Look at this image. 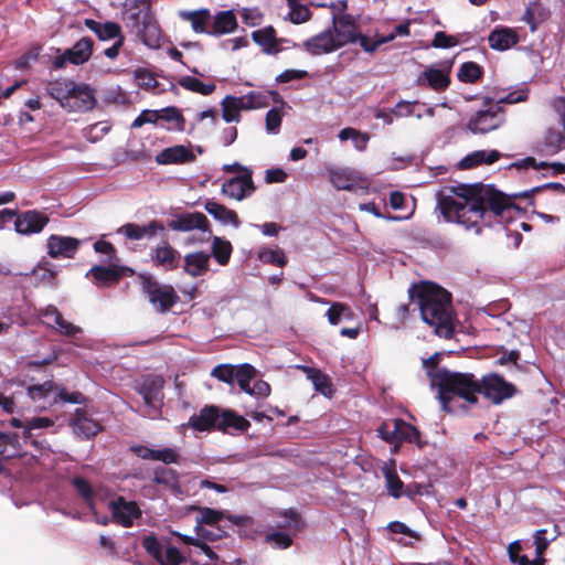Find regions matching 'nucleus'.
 <instances>
[{"instance_id":"obj_3","label":"nucleus","mask_w":565,"mask_h":565,"mask_svg":"<svg viewBox=\"0 0 565 565\" xmlns=\"http://www.w3.org/2000/svg\"><path fill=\"white\" fill-rule=\"evenodd\" d=\"M430 385L437 388V397L444 411L451 412L450 403L455 399H461L468 404H475L478 401L480 383L471 373H461L448 369L428 371Z\"/></svg>"},{"instance_id":"obj_41","label":"nucleus","mask_w":565,"mask_h":565,"mask_svg":"<svg viewBox=\"0 0 565 565\" xmlns=\"http://www.w3.org/2000/svg\"><path fill=\"white\" fill-rule=\"evenodd\" d=\"M273 515L285 519L282 523H276V527L279 530L300 531L305 526L302 518L296 509L289 508L282 511H277L274 512Z\"/></svg>"},{"instance_id":"obj_62","label":"nucleus","mask_w":565,"mask_h":565,"mask_svg":"<svg viewBox=\"0 0 565 565\" xmlns=\"http://www.w3.org/2000/svg\"><path fill=\"white\" fill-rule=\"evenodd\" d=\"M288 18L292 23L299 24L310 19V11L306 6L295 2L289 6Z\"/></svg>"},{"instance_id":"obj_37","label":"nucleus","mask_w":565,"mask_h":565,"mask_svg":"<svg viewBox=\"0 0 565 565\" xmlns=\"http://www.w3.org/2000/svg\"><path fill=\"white\" fill-rule=\"evenodd\" d=\"M542 151L555 154L565 148V132L556 128H548L541 142Z\"/></svg>"},{"instance_id":"obj_39","label":"nucleus","mask_w":565,"mask_h":565,"mask_svg":"<svg viewBox=\"0 0 565 565\" xmlns=\"http://www.w3.org/2000/svg\"><path fill=\"white\" fill-rule=\"evenodd\" d=\"M56 274L55 266L47 260L40 262L31 271V276L36 284L52 287L56 286Z\"/></svg>"},{"instance_id":"obj_23","label":"nucleus","mask_w":565,"mask_h":565,"mask_svg":"<svg viewBox=\"0 0 565 565\" xmlns=\"http://www.w3.org/2000/svg\"><path fill=\"white\" fill-rule=\"evenodd\" d=\"M132 275V269L120 266H94L86 276H93L98 286L116 284L125 274Z\"/></svg>"},{"instance_id":"obj_47","label":"nucleus","mask_w":565,"mask_h":565,"mask_svg":"<svg viewBox=\"0 0 565 565\" xmlns=\"http://www.w3.org/2000/svg\"><path fill=\"white\" fill-rule=\"evenodd\" d=\"M339 138L342 141L352 140L354 148L359 151L366 149L370 137L367 134L361 132L354 128H344L339 132Z\"/></svg>"},{"instance_id":"obj_54","label":"nucleus","mask_w":565,"mask_h":565,"mask_svg":"<svg viewBox=\"0 0 565 565\" xmlns=\"http://www.w3.org/2000/svg\"><path fill=\"white\" fill-rule=\"evenodd\" d=\"M145 551L153 557L157 562H161L162 559V546L154 533H150L142 539L141 542Z\"/></svg>"},{"instance_id":"obj_57","label":"nucleus","mask_w":565,"mask_h":565,"mask_svg":"<svg viewBox=\"0 0 565 565\" xmlns=\"http://www.w3.org/2000/svg\"><path fill=\"white\" fill-rule=\"evenodd\" d=\"M153 481L158 484L174 486L178 482V477L174 470L162 466L154 470Z\"/></svg>"},{"instance_id":"obj_48","label":"nucleus","mask_w":565,"mask_h":565,"mask_svg":"<svg viewBox=\"0 0 565 565\" xmlns=\"http://www.w3.org/2000/svg\"><path fill=\"white\" fill-rule=\"evenodd\" d=\"M258 259L265 264H273L284 267L287 263L286 255L281 248L263 247L258 250Z\"/></svg>"},{"instance_id":"obj_22","label":"nucleus","mask_w":565,"mask_h":565,"mask_svg":"<svg viewBox=\"0 0 565 565\" xmlns=\"http://www.w3.org/2000/svg\"><path fill=\"white\" fill-rule=\"evenodd\" d=\"M70 425L76 436L86 439L94 437L102 430L100 424L89 417L88 414L83 409L75 411Z\"/></svg>"},{"instance_id":"obj_9","label":"nucleus","mask_w":565,"mask_h":565,"mask_svg":"<svg viewBox=\"0 0 565 565\" xmlns=\"http://www.w3.org/2000/svg\"><path fill=\"white\" fill-rule=\"evenodd\" d=\"M169 227L180 232L196 230L198 237L194 239L201 243L207 242L212 237L209 220L200 212L180 214L169 222Z\"/></svg>"},{"instance_id":"obj_30","label":"nucleus","mask_w":565,"mask_h":565,"mask_svg":"<svg viewBox=\"0 0 565 565\" xmlns=\"http://www.w3.org/2000/svg\"><path fill=\"white\" fill-rule=\"evenodd\" d=\"M501 158V153L498 150H477L459 162L461 169H471L481 164H492Z\"/></svg>"},{"instance_id":"obj_21","label":"nucleus","mask_w":565,"mask_h":565,"mask_svg":"<svg viewBox=\"0 0 565 565\" xmlns=\"http://www.w3.org/2000/svg\"><path fill=\"white\" fill-rule=\"evenodd\" d=\"M306 51L312 55L328 54L340 46L338 45L331 29H327L321 33L306 40L303 42Z\"/></svg>"},{"instance_id":"obj_32","label":"nucleus","mask_w":565,"mask_h":565,"mask_svg":"<svg viewBox=\"0 0 565 565\" xmlns=\"http://www.w3.org/2000/svg\"><path fill=\"white\" fill-rule=\"evenodd\" d=\"M74 82L68 79L51 81L46 85L47 94L57 100L63 107L68 106L70 97L74 92Z\"/></svg>"},{"instance_id":"obj_28","label":"nucleus","mask_w":565,"mask_h":565,"mask_svg":"<svg viewBox=\"0 0 565 565\" xmlns=\"http://www.w3.org/2000/svg\"><path fill=\"white\" fill-rule=\"evenodd\" d=\"M300 369L307 376V379L312 383L315 391L320 393L326 397H331L333 395V385L331 379L322 373L319 369L299 365Z\"/></svg>"},{"instance_id":"obj_18","label":"nucleus","mask_w":565,"mask_h":565,"mask_svg":"<svg viewBox=\"0 0 565 565\" xmlns=\"http://www.w3.org/2000/svg\"><path fill=\"white\" fill-rule=\"evenodd\" d=\"M93 42L88 38L78 40L73 47L67 49L63 54L55 57L53 64L56 68H62L66 63L83 64L92 54Z\"/></svg>"},{"instance_id":"obj_33","label":"nucleus","mask_w":565,"mask_h":565,"mask_svg":"<svg viewBox=\"0 0 565 565\" xmlns=\"http://www.w3.org/2000/svg\"><path fill=\"white\" fill-rule=\"evenodd\" d=\"M210 25V34H227L236 29L237 20L233 11H221L212 18Z\"/></svg>"},{"instance_id":"obj_14","label":"nucleus","mask_w":565,"mask_h":565,"mask_svg":"<svg viewBox=\"0 0 565 565\" xmlns=\"http://www.w3.org/2000/svg\"><path fill=\"white\" fill-rule=\"evenodd\" d=\"M252 173V170H245V173L226 180L221 188L222 194L236 201L249 198L255 192Z\"/></svg>"},{"instance_id":"obj_55","label":"nucleus","mask_w":565,"mask_h":565,"mask_svg":"<svg viewBox=\"0 0 565 565\" xmlns=\"http://www.w3.org/2000/svg\"><path fill=\"white\" fill-rule=\"evenodd\" d=\"M236 371L237 366L221 364L212 370L211 375L224 383L233 385L235 383Z\"/></svg>"},{"instance_id":"obj_27","label":"nucleus","mask_w":565,"mask_h":565,"mask_svg":"<svg viewBox=\"0 0 565 565\" xmlns=\"http://www.w3.org/2000/svg\"><path fill=\"white\" fill-rule=\"evenodd\" d=\"M204 209L211 216L223 225H232L235 228L241 225L237 213L216 201L207 200L204 203Z\"/></svg>"},{"instance_id":"obj_58","label":"nucleus","mask_w":565,"mask_h":565,"mask_svg":"<svg viewBox=\"0 0 565 565\" xmlns=\"http://www.w3.org/2000/svg\"><path fill=\"white\" fill-rule=\"evenodd\" d=\"M201 516L196 519V525L202 526L205 525H215L217 524L224 516L222 511H217L211 508H201L200 509Z\"/></svg>"},{"instance_id":"obj_7","label":"nucleus","mask_w":565,"mask_h":565,"mask_svg":"<svg viewBox=\"0 0 565 565\" xmlns=\"http://www.w3.org/2000/svg\"><path fill=\"white\" fill-rule=\"evenodd\" d=\"M505 121L501 106L491 105L489 108L478 110L469 118L467 128L473 135H484L501 127Z\"/></svg>"},{"instance_id":"obj_2","label":"nucleus","mask_w":565,"mask_h":565,"mask_svg":"<svg viewBox=\"0 0 565 565\" xmlns=\"http://www.w3.org/2000/svg\"><path fill=\"white\" fill-rule=\"evenodd\" d=\"M422 319L439 337L450 338L454 332V311L450 294L435 284H423L411 294Z\"/></svg>"},{"instance_id":"obj_1","label":"nucleus","mask_w":565,"mask_h":565,"mask_svg":"<svg viewBox=\"0 0 565 565\" xmlns=\"http://www.w3.org/2000/svg\"><path fill=\"white\" fill-rule=\"evenodd\" d=\"M516 210L512 199L491 185H446L436 193V209L446 222L481 233V225H491L492 216L508 221Z\"/></svg>"},{"instance_id":"obj_20","label":"nucleus","mask_w":565,"mask_h":565,"mask_svg":"<svg viewBox=\"0 0 565 565\" xmlns=\"http://www.w3.org/2000/svg\"><path fill=\"white\" fill-rule=\"evenodd\" d=\"M331 30L340 47L348 43L356 42V24L353 18L349 14L333 17V26Z\"/></svg>"},{"instance_id":"obj_64","label":"nucleus","mask_w":565,"mask_h":565,"mask_svg":"<svg viewBox=\"0 0 565 565\" xmlns=\"http://www.w3.org/2000/svg\"><path fill=\"white\" fill-rule=\"evenodd\" d=\"M185 562V557L179 551V548L174 546H169L166 550V553L162 554L161 562H158L160 565H181Z\"/></svg>"},{"instance_id":"obj_53","label":"nucleus","mask_w":565,"mask_h":565,"mask_svg":"<svg viewBox=\"0 0 565 565\" xmlns=\"http://www.w3.org/2000/svg\"><path fill=\"white\" fill-rule=\"evenodd\" d=\"M72 484L74 486V488L76 489L78 494L84 499L87 507L89 509H93L94 508V499H93L94 493H93V489H92V486L89 484V482L82 477H75L72 480Z\"/></svg>"},{"instance_id":"obj_51","label":"nucleus","mask_w":565,"mask_h":565,"mask_svg":"<svg viewBox=\"0 0 565 565\" xmlns=\"http://www.w3.org/2000/svg\"><path fill=\"white\" fill-rule=\"evenodd\" d=\"M56 385L53 382H45L39 385H32L29 387V396L34 401L49 399L52 401L55 395Z\"/></svg>"},{"instance_id":"obj_13","label":"nucleus","mask_w":565,"mask_h":565,"mask_svg":"<svg viewBox=\"0 0 565 565\" xmlns=\"http://www.w3.org/2000/svg\"><path fill=\"white\" fill-rule=\"evenodd\" d=\"M450 70L451 63L430 65L419 74L417 84L419 86L429 87L436 92H443L450 84Z\"/></svg>"},{"instance_id":"obj_12","label":"nucleus","mask_w":565,"mask_h":565,"mask_svg":"<svg viewBox=\"0 0 565 565\" xmlns=\"http://www.w3.org/2000/svg\"><path fill=\"white\" fill-rule=\"evenodd\" d=\"M39 316L43 324L65 337H75L82 332V328L66 321L58 309L53 305L40 309Z\"/></svg>"},{"instance_id":"obj_42","label":"nucleus","mask_w":565,"mask_h":565,"mask_svg":"<svg viewBox=\"0 0 565 565\" xmlns=\"http://www.w3.org/2000/svg\"><path fill=\"white\" fill-rule=\"evenodd\" d=\"M330 324L337 326L342 321H351L354 318L352 309L343 302H332L326 312Z\"/></svg>"},{"instance_id":"obj_4","label":"nucleus","mask_w":565,"mask_h":565,"mask_svg":"<svg viewBox=\"0 0 565 565\" xmlns=\"http://www.w3.org/2000/svg\"><path fill=\"white\" fill-rule=\"evenodd\" d=\"M125 28L149 49H159L163 34L151 9L141 0H135L122 12Z\"/></svg>"},{"instance_id":"obj_26","label":"nucleus","mask_w":565,"mask_h":565,"mask_svg":"<svg viewBox=\"0 0 565 565\" xmlns=\"http://www.w3.org/2000/svg\"><path fill=\"white\" fill-rule=\"evenodd\" d=\"M95 97L93 90L86 85L74 84V92H72L68 108L75 111H86L94 107Z\"/></svg>"},{"instance_id":"obj_35","label":"nucleus","mask_w":565,"mask_h":565,"mask_svg":"<svg viewBox=\"0 0 565 565\" xmlns=\"http://www.w3.org/2000/svg\"><path fill=\"white\" fill-rule=\"evenodd\" d=\"M488 41L491 49L504 51L514 45L518 38L511 29L497 28L489 34Z\"/></svg>"},{"instance_id":"obj_8","label":"nucleus","mask_w":565,"mask_h":565,"mask_svg":"<svg viewBox=\"0 0 565 565\" xmlns=\"http://www.w3.org/2000/svg\"><path fill=\"white\" fill-rule=\"evenodd\" d=\"M141 285L149 302L156 311H168L178 300V296L171 286L160 285L150 277H142Z\"/></svg>"},{"instance_id":"obj_40","label":"nucleus","mask_w":565,"mask_h":565,"mask_svg":"<svg viewBox=\"0 0 565 565\" xmlns=\"http://www.w3.org/2000/svg\"><path fill=\"white\" fill-rule=\"evenodd\" d=\"M86 25L94 32L96 35L103 40H111V39H119L122 38L120 35L121 29L118 23L115 22H105L99 23L94 20H86Z\"/></svg>"},{"instance_id":"obj_5","label":"nucleus","mask_w":565,"mask_h":565,"mask_svg":"<svg viewBox=\"0 0 565 565\" xmlns=\"http://www.w3.org/2000/svg\"><path fill=\"white\" fill-rule=\"evenodd\" d=\"M190 426L199 431L218 429L224 433L244 431L249 422L231 411L221 412L215 406H206L199 414L190 417Z\"/></svg>"},{"instance_id":"obj_6","label":"nucleus","mask_w":565,"mask_h":565,"mask_svg":"<svg viewBox=\"0 0 565 565\" xmlns=\"http://www.w3.org/2000/svg\"><path fill=\"white\" fill-rule=\"evenodd\" d=\"M379 436L393 445L392 452L397 450L398 444L408 441L422 447L419 431L402 419H392L382 424L377 429Z\"/></svg>"},{"instance_id":"obj_59","label":"nucleus","mask_w":565,"mask_h":565,"mask_svg":"<svg viewBox=\"0 0 565 565\" xmlns=\"http://www.w3.org/2000/svg\"><path fill=\"white\" fill-rule=\"evenodd\" d=\"M109 130L110 125L107 121H99L85 129V137L90 142H96L108 134Z\"/></svg>"},{"instance_id":"obj_24","label":"nucleus","mask_w":565,"mask_h":565,"mask_svg":"<svg viewBox=\"0 0 565 565\" xmlns=\"http://www.w3.org/2000/svg\"><path fill=\"white\" fill-rule=\"evenodd\" d=\"M195 160V154L191 147L178 145L160 151L156 156V162L159 164H183Z\"/></svg>"},{"instance_id":"obj_19","label":"nucleus","mask_w":565,"mask_h":565,"mask_svg":"<svg viewBox=\"0 0 565 565\" xmlns=\"http://www.w3.org/2000/svg\"><path fill=\"white\" fill-rule=\"evenodd\" d=\"M329 182L338 190L351 191L361 180L360 173L351 168L327 167Z\"/></svg>"},{"instance_id":"obj_38","label":"nucleus","mask_w":565,"mask_h":565,"mask_svg":"<svg viewBox=\"0 0 565 565\" xmlns=\"http://www.w3.org/2000/svg\"><path fill=\"white\" fill-rule=\"evenodd\" d=\"M131 454L139 459H178L179 454L172 448L151 449L142 445L132 446Z\"/></svg>"},{"instance_id":"obj_46","label":"nucleus","mask_w":565,"mask_h":565,"mask_svg":"<svg viewBox=\"0 0 565 565\" xmlns=\"http://www.w3.org/2000/svg\"><path fill=\"white\" fill-rule=\"evenodd\" d=\"M388 493L399 498L403 493V482L395 471V461H388L384 467Z\"/></svg>"},{"instance_id":"obj_29","label":"nucleus","mask_w":565,"mask_h":565,"mask_svg":"<svg viewBox=\"0 0 565 565\" xmlns=\"http://www.w3.org/2000/svg\"><path fill=\"white\" fill-rule=\"evenodd\" d=\"M179 17L183 21H188L191 23V28L195 33H210V24L212 21V15L210 10L200 9L193 11H180Z\"/></svg>"},{"instance_id":"obj_36","label":"nucleus","mask_w":565,"mask_h":565,"mask_svg":"<svg viewBox=\"0 0 565 565\" xmlns=\"http://www.w3.org/2000/svg\"><path fill=\"white\" fill-rule=\"evenodd\" d=\"M252 39L263 47L266 54H276L280 50L276 39V32L271 26L254 31Z\"/></svg>"},{"instance_id":"obj_16","label":"nucleus","mask_w":565,"mask_h":565,"mask_svg":"<svg viewBox=\"0 0 565 565\" xmlns=\"http://www.w3.org/2000/svg\"><path fill=\"white\" fill-rule=\"evenodd\" d=\"M113 521L124 527H130L136 519L141 518V510L137 502L126 501L118 497L109 502Z\"/></svg>"},{"instance_id":"obj_43","label":"nucleus","mask_w":565,"mask_h":565,"mask_svg":"<svg viewBox=\"0 0 565 565\" xmlns=\"http://www.w3.org/2000/svg\"><path fill=\"white\" fill-rule=\"evenodd\" d=\"M244 109V100L239 97L226 96L222 102L223 119L226 122L239 121V111Z\"/></svg>"},{"instance_id":"obj_50","label":"nucleus","mask_w":565,"mask_h":565,"mask_svg":"<svg viewBox=\"0 0 565 565\" xmlns=\"http://www.w3.org/2000/svg\"><path fill=\"white\" fill-rule=\"evenodd\" d=\"M256 376V370L250 364L244 363L237 366L235 382L239 388L247 393L249 392L250 382Z\"/></svg>"},{"instance_id":"obj_56","label":"nucleus","mask_w":565,"mask_h":565,"mask_svg":"<svg viewBox=\"0 0 565 565\" xmlns=\"http://www.w3.org/2000/svg\"><path fill=\"white\" fill-rule=\"evenodd\" d=\"M55 395L52 401H50V404H54L57 401L72 403V404H84L86 398L85 396L79 392H67L65 388H60L56 386L55 388Z\"/></svg>"},{"instance_id":"obj_10","label":"nucleus","mask_w":565,"mask_h":565,"mask_svg":"<svg viewBox=\"0 0 565 565\" xmlns=\"http://www.w3.org/2000/svg\"><path fill=\"white\" fill-rule=\"evenodd\" d=\"M479 393L498 405L513 397L516 393V387L512 383L507 382L501 375L489 374L482 377Z\"/></svg>"},{"instance_id":"obj_15","label":"nucleus","mask_w":565,"mask_h":565,"mask_svg":"<svg viewBox=\"0 0 565 565\" xmlns=\"http://www.w3.org/2000/svg\"><path fill=\"white\" fill-rule=\"evenodd\" d=\"M81 241L71 236L52 234L46 239V253L51 258H73L77 253Z\"/></svg>"},{"instance_id":"obj_31","label":"nucleus","mask_w":565,"mask_h":565,"mask_svg":"<svg viewBox=\"0 0 565 565\" xmlns=\"http://www.w3.org/2000/svg\"><path fill=\"white\" fill-rule=\"evenodd\" d=\"M152 259L157 266L171 270L178 267L180 254L177 249L163 243L153 250Z\"/></svg>"},{"instance_id":"obj_49","label":"nucleus","mask_w":565,"mask_h":565,"mask_svg":"<svg viewBox=\"0 0 565 565\" xmlns=\"http://www.w3.org/2000/svg\"><path fill=\"white\" fill-rule=\"evenodd\" d=\"M482 75V67L476 62H465L461 64L457 77L463 83H475Z\"/></svg>"},{"instance_id":"obj_61","label":"nucleus","mask_w":565,"mask_h":565,"mask_svg":"<svg viewBox=\"0 0 565 565\" xmlns=\"http://www.w3.org/2000/svg\"><path fill=\"white\" fill-rule=\"evenodd\" d=\"M394 40V35L380 36L376 39L369 38L366 35H359L356 42L362 46L365 52H374L381 44Z\"/></svg>"},{"instance_id":"obj_11","label":"nucleus","mask_w":565,"mask_h":565,"mask_svg":"<svg viewBox=\"0 0 565 565\" xmlns=\"http://www.w3.org/2000/svg\"><path fill=\"white\" fill-rule=\"evenodd\" d=\"M50 217L46 213L38 210L17 212L14 230L23 236H31L41 233L49 224Z\"/></svg>"},{"instance_id":"obj_45","label":"nucleus","mask_w":565,"mask_h":565,"mask_svg":"<svg viewBox=\"0 0 565 565\" xmlns=\"http://www.w3.org/2000/svg\"><path fill=\"white\" fill-rule=\"evenodd\" d=\"M159 120H164L169 124L166 127L168 130H184V118L175 107H168L159 110Z\"/></svg>"},{"instance_id":"obj_17","label":"nucleus","mask_w":565,"mask_h":565,"mask_svg":"<svg viewBox=\"0 0 565 565\" xmlns=\"http://www.w3.org/2000/svg\"><path fill=\"white\" fill-rule=\"evenodd\" d=\"M162 386L163 379L157 375L146 376L139 386V393L141 394L145 404L152 409L149 412V416L154 415L161 406Z\"/></svg>"},{"instance_id":"obj_60","label":"nucleus","mask_w":565,"mask_h":565,"mask_svg":"<svg viewBox=\"0 0 565 565\" xmlns=\"http://www.w3.org/2000/svg\"><path fill=\"white\" fill-rule=\"evenodd\" d=\"M265 542L274 544L276 547L286 550L292 545L291 536L284 531H274L265 536Z\"/></svg>"},{"instance_id":"obj_63","label":"nucleus","mask_w":565,"mask_h":565,"mask_svg":"<svg viewBox=\"0 0 565 565\" xmlns=\"http://www.w3.org/2000/svg\"><path fill=\"white\" fill-rule=\"evenodd\" d=\"M239 99L244 100V109H257L267 106V97L259 93H248L241 96Z\"/></svg>"},{"instance_id":"obj_25","label":"nucleus","mask_w":565,"mask_h":565,"mask_svg":"<svg viewBox=\"0 0 565 565\" xmlns=\"http://www.w3.org/2000/svg\"><path fill=\"white\" fill-rule=\"evenodd\" d=\"M158 230H162V226L158 222L152 221L146 225L127 223L120 226L117 233L125 235L127 239L139 241L152 237Z\"/></svg>"},{"instance_id":"obj_52","label":"nucleus","mask_w":565,"mask_h":565,"mask_svg":"<svg viewBox=\"0 0 565 565\" xmlns=\"http://www.w3.org/2000/svg\"><path fill=\"white\" fill-rule=\"evenodd\" d=\"M212 253L220 265H226L232 254V245L225 239L214 237Z\"/></svg>"},{"instance_id":"obj_34","label":"nucleus","mask_w":565,"mask_h":565,"mask_svg":"<svg viewBox=\"0 0 565 565\" xmlns=\"http://www.w3.org/2000/svg\"><path fill=\"white\" fill-rule=\"evenodd\" d=\"M210 265V255L203 252H196L185 255L184 270L192 277L204 275Z\"/></svg>"},{"instance_id":"obj_44","label":"nucleus","mask_w":565,"mask_h":565,"mask_svg":"<svg viewBox=\"0 0 565 565\" xmlns=\"http://www.w3.org/2000/svg\"><path fill=\"white\" fill-rule=\"evenodd\" d=\"M178 83L181 87L203 96L211 95L216 88L214 83H203L199 78L189 75L181 76Z\"/></svg>"}]
</instances>
